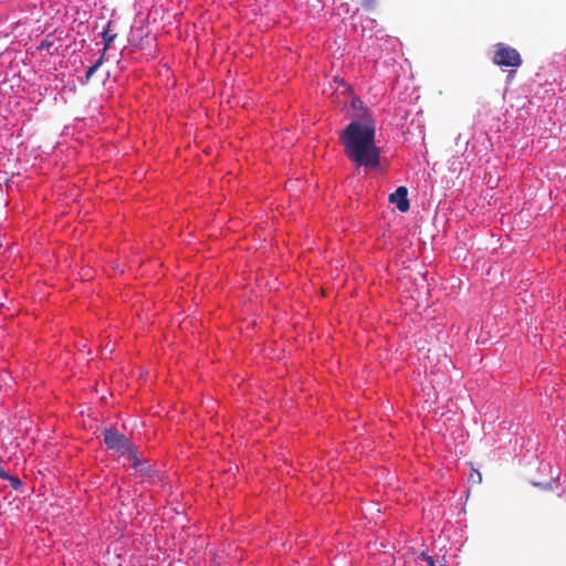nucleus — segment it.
Returning <instances> with one entry per match:
<instances>
[{
    "label": "nucleus",
    "mask_w": 566,
    "mask_h": 566,
    "mask_svg": "<svg viewBox=\"0 0 566 566\" xmlns=\"http://www.w3.org/2000/svg\"><path fill=\"white\" fill-rule=\"evenodd\" d=\"M109 27H111V22L107 23L106 29L102 33V36H103V40H104V49H103V53L104 54H105L106 50L109 48L111 43L116 38L115 33H111Z\"/></svg>",
    "instance_id": "39448f33"
},
{
    "label": "nucleus",
    "mask_w": 566,
    "mask_h": 566,
    "mask_svg": "<svg viewBox=\"0 0 566 566\" xmlns=\"http://www.w3.org/2000/svg\"><path fill=\"white\" fill-rule=\"evenodd\" d=\"M378 0H361L363 7L366 10H373L375 9Z\"/></svg>",
    "instance_id": "6e6552de"
},
{
    "label": "nucleus",
    "mask_w": 566,
    "mask_h": 566,
    "mask_svg": "<svg viewBox=\"0 0 566 566\" xmlns=\"http://www.w3.org/2000/svg\"><path fill=\"white\" fill-rule=\"evenodd\" d=\"M104 443L111 450H114L120 454L133 453L134 446L123 433L114 429H105L103 431Z\"/></svg>",
    "instance_id": "7ed1b4c3"
},
{
    "label": "nucleus",
    "mask_w": 566,
    "mask_h": 566,
    "mask_svg": "<svg viewBox=\"0 0 566 566\" xmlns=\"http://www.w3.org/2000/svg\"><path fill=\"white\" fill-rule=\"evenodd\" d=\"M389 201L396 205L399 211L407 212L410 208L407 188L403 186L398 187L397 190L389 196Z\"/></svg>",
    "instance_id": "20e7f679"
},
{
    "label": "nucleus",
    "mask_w": 566,
    "mask_h": 566,
    "mask_svg": "<svg viewBox=\"0 0 566 566\" xmlns=\"http://www.w3.org/2000/svg\"><path fill=\"white\" fill-rule=\"evenodd\" d=\"M470 480H472L473 482L480 483L481 482V473L479 471H474L473 473H471Z\"/></svg>",
    "instance_id": "1a4fd4ad"
},
{
    "label": "nucleus",
    "mask_w": 566,
    "mask_h": 566,
    "mask_svg": "<svg viewBox=\"0 0 566 566\" xmlns=\"http://www.w3.org/2000/svg\"><path fill=\"white\" fill-rule=\"evenodd\" d=\"M4 479L10 482L11 486L14 490H19L22 486V482H21V480L18 476L9 474V478H4Z\"/></svg>",
    "instance_id": "0eeeda50"
},
{
    "label": "nucleus",
    "mask_w": 566,
    "mask_h": 566,
    "mask_svg": "<svg viewBox=\"0 0 566 566\" xmlns=\"http://www.w3.org/2000/svg\"><path fill=\"white\" fill-rule=\"evenodd\" d=\"M104 62V53L102 56L92 65L88 67L85 74L86 82H90L92 76L95 74V72L101 67V65Z\"/></svg>",
    "instance_id": "423d86ee"
},
{
    "label": "nucleus",
    "mask_w": 566,
    "mask_h": 566,
    "mask_svg": "<svg viewBox=\"0 0 566 566\" xmlns=\"http://www.w3.org/2000/svg\"><path fill=\"white\" fill-rule=\"evenodd\" d=\"M375 123L371 119L350 122L340 134L348 159L367 169L378 167L380 148L375 144Z\"/></svg>",
    "instance_id": "f257e3e1"
},
{
    "label": "nucleus",
    "mask_w": 566,
    "mask_h": 566,
    "mask_svg": "<svg viewBox=\"0 0 566 566\" xmlns=\"http://www.w3.org/2000/svg\"><path fill=\"white\" fill-rule=\"evenodd\" d=\"M492 61L495 65L501 67L517 69L522 65V56L518 51L507 44L496 43L494 45V53Z\"/></svg>",
    "instance_id": "f03ea898"
},
{
    "label": "nucleus",
    "mask_w": 566,
    "mask_h": 566,
    "mask_svg": "<svg viewBox=\"0 0 566 566\" xmlns=\"http://www.w3.org/2000/svg\"><path fill=\"white\" fill-rule=\"evenodd\" d=\"M0 478H9V473L4 470L3 465L0 463Z\"/></svg>",
    "instance_id": "9d476101"
}]
</instances>
